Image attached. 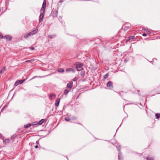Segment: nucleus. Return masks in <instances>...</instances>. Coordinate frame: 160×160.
Instances as JSON below:
<instances>
[{"instance_id": "nucleus-8", "label": "nucleus", "mask_w": 160, "mask_h": 160, "mask_svg": "<svg viewBox=\"0 0 160 160\" xmlns=\"http://www.w3.org/2000/svg\"><path fill=\"white\" fill-rule=\"evenodd\" d=\"M66 71L67 72H75V70L72 68H68L66 69Z\"/></svg>"}, {"instance_id": "nucleus-24", "label": "nucleus", "mask_w": 160, "mask_h": 160, "mask_svg": "<svg viewBox=\"0 0 160 160\" xmlns=\"http://www.w3.org/2000/svg\"><path fill=\"white\" fill-rule=\"evenodd\" d=\"M147 160H153V159L149 157H147Z\"/></svg>"}, {"instance_id": "nucleus-19", "label": "nucleus", "mask_w": 160, "mask_h": 160, "mask_svg": "<svg viewBox=\"0 0 160 160\" xmlns=\"http://www.w3.org/2000/svg\"><path fill=\"white\" fill-rule=\"evenodd\" d=\"M156 116L157 118H159L160 117V114H156Z\"/></svg>"}, {"instance_id": "nucleus-33", "label": "nucleus", "mask_w": 160, "mask_h": 160, "mask_svg": "<svg viewBox=\"0 0 160 160\" xmlns=\"http://www.w3.org/2000/svg\"><path fill=\"white\" fill-rule=\"evenodd\" d=\"M6 140H8V139H5V141Z\"/></svg>"}, {"instance_id": "nucleus-26", "label": "nucleus", "mask_w": 160, "mask_h": 160, "mask_svg": "<svg viewBox=\"0 0 160 160\" xmlns=\"http://www.w3.org/2000/svg\"><path fill=\"white\" fill-rule=\"evenodd\" d=\"M29 48L31 49L32 50H33L34 49V48L33 47H30Z\"/></svg>"}, {"instance_id": "nucleus-2", "label": "nucleus", "mask_w": 160, "mask_h": 160, "mask_svg": "<svg viewBox=\"0 0 160 160\" xmlns=\"http://www.w3.org/2000/svg\"><path fill=\"white\" fill-rule=\"evenodd\" d=\"M83 65V64L82 63L78 64L76 65V68L78 71H80L82 69Z\"/></svg>"}, {"instance_id": "nucleus-11", "label": "nucleus", "mask_w": 160, "mask_h": 160, "mask_svg": "<svg viewBox=\"0 0 160 160\" xmlns=\"http://www.w3.org/2000/svg\"><path fill=\"white\" fill-rule=\"evenodd\" d=\"M45 121V120L44 119H41L40 121L38 122V124L39 125H42Z\"/></svg>"}, {"instance_id": "nucleus-13", "label": "nucleus", "mask_w": 160, "mask_h": 160, "mask_svg": "<svg viewBox=\"0 0 160 160\" xmlns=\"http://www.w3.org/2000/svg\"><path fill=\"white\" fill-rule=\"evenodd\" d=\"M70 90H68V89H65L64 91V94L65 95H67V94L69 92Z\"/></svg>"}, {"instance_id": "nucleus-16", "label": "nucleus", "mask_w": 160, "mask_h": 160, "mask_svg": "<svg viewBox=\"0 0 160 160\" xmlns=\"http://www.w3.org/2000/svg\"><path fill=\"white\" fill-rule=\"evenodd\" d=\"M108 73H107L103 77L104 79H106L108 77Z\"/></svg>"}, {"instance_id": "nucleus-18", "label": "nucleus", "mask_w": 160, "mask_h": 160, "mask_svg": "<svg viewBox=\"0 0 160 160\" xmlns=\"http://www.w3.org/2000/svg\"><path fill=\"white\" fill-rule=\"evenodd\" d=\"M50 97L51 98L52 97H53L54 98H55V97H56V95L55 94H52V95H50Z\"/></svg>"}, {"instance_id": "nucleus-34", "label": "nucleus", "mask_w": 160, "mask_h": 160, "mask_svg": "<svg viewBox=\"0 0 160 160\" xmlns=\"http://www.w3.org/2000/svg\"><path fill=\"white\" fill-rule=\"evenodd\" d=\"M118 158H119V159H120V158H119V156H118Z\"/></svg>"}, {"instance_id": "nucleus-21", "label": "nucleus", "mask_w": 160, "mask_h": 160, "mask_svg": "<svg viewBox=\"0 0 160 160\" xmlns=\"http://www.w3.org/2000/svg\"><path fill=\"white\" fill-rule=\"evenodd\" d=\"M33 61V60H27V61H25L26 62H32Z\"/></svg>"}, {"instance_id": "nucleus-3", "label": "nucleus", "mask_w": 160, "mask_h": 160, "mask_svg": "<svg viewBox=\"0 0 160 160\" xmlns=\"http://www.w3.org/2000/svg\"><path fill=\"white\" fill-rule=\"evenodd\" d=\"M25 80V79H23V80H20L17 81L15 83L14 85L15 86H17L19 84H21Z\"/></svg>"}, {"instance_id": "nucleus-5", "label": "nucleus", "mask_w": 160, "mask_h": 160, "mask_svg": "<svg viewBox=\"0 0 160 160\" xmlns=\"http://www.w3.org/2000/svg\"><path fill=\"white\" fill-rule=\"evenodd\" d=\"M107 87L109 88L110 89H111L113 88V85L112 82L110 81H109L107 85Z\"/></svg>"}, {"instance_id": "nucleus-7", "label": "nucleus", "mask_w": 160, "mask_h": 160, "mask_svg": "<svg viewBox=\"0 0 160 160\" xmlns=\"http://www.w3.org/2000/svg\"><path fill=\"white\" fill-rule=\"evenodd\" d=\"M38 31V29H36L35 30H33L30 33H29V34L30 35V36H32L35 33H36Z\"/></svg>"}, {"instance_id": "nucleus-32", "label": "nucleus", "mask_w": 160, "mask_h": 160, "mask_svg": "<svg viewBox=\"0 0 160 160\" xmlns=\"http://www.w3.org/2000/svg\"><path fill=\"white\" fill-rule=\"evenodd\" d=\"M38 143H39L38 142V141H36V144H38Z\"/></svg>"}, {"instance_id": "nucleus-29", "label": "nucleus", "mask_w": 160, "mask_h": 160, "mask_svg": "<svg viewBox=\"0 0 160 160\" xmlns=\"http://www.w3.org/2000/svg\"><path fill=\"white\" fill-rule=\"evenodd\" d=\"M146 32H147V33L148 34H150V31H149L148 30Z\"/></svg>"}, {"instance_id": "nucleus-31", "label": "nucleus", "mask_w": 160, "mask_h": 160, "mask_svg": "<svg viewBox=\"0 0 160 160\" xmlns=\"http://www.w3.org/2000/svg\"><path fill=\"white\" fill-rule=\"evenodd\" d=\"M37 77V76H35V77H33V78H32L31 79H33L34 78H36V77Z\"/></svg>"}, {"instance_id": "nucleus-9", "label": "nucleus", "mask_w": 160, "mask_h": 160, "mask_svg": "<svg viewBox=\"0 0 160 160\" xmlns=\"http://www.w3.org/2000/svg\"><path fill=\"white\" fill-rule=\"evenodd\" d=\"M4 38L8 40H10L12 39L11 36L9 35H5Z\"/></svg>"}, {"instance_id": "nucleus-25", "label": "nucleus", "mask_w": 160, "mask_h": 160, "mask_svg": "<svg viewBox=\"0 0 160 160\" xmlns=\"http://www.w3.org/2000/svg\"><path fill=\"white\" fill-rule=\"evenodd\" d=\"M3 38V36L2 33L0 32V38Z\"/></svg>"}, {"instance_id": "nucleus-6", "label": "nucleus", "mask_w": 160, "mask_h": 160, "mask_svg": "<svg viewBox=\"0 0 160 160\" xmlns=\"http://www.w3.org/2000/svg\"><path fill=\"white\" fill-rule=\"evenodd\" d=\"M41 13L39 16V22H40L41 21H42V19L43 18V17H44V15L43 14V12H41Z\"/></svg>"}, {"instance_id": "nucleus-12", "label": "nucleus", "mask_w": 160, "mask_h": 160, "mask_svg": "<svg viewBox=\"0 0 160 160\" xmlns=\"http://www.w3.org/2000/svg\"><path fill=\"white\" fill-rule=\"evenodd\" d=\"M57 71L58 72H64V70L62 68H60L58 69L57 70Z\"/></svg>"}, {"instance_id": "nucleus-27", "label": "nucleus", "mask_w": 160, "mask_h": 160, "mask_svg": "<svg viewBox=\"0 0 160 160\" xmlns=\"http://www.w3.org/2000/svg\"><path fill=\"white\" fill-rule=\"evenodd\" d=\"M142 35L143 36H144V37L147 36V34L146 33H143Z\"/></svg>"}, {"instance_id": "nucleus-15", "label": "nucleus", "mask_w": 160, "mask_h": 160, "mask_svg": "<svg viewBox=\"0 0 160 160\" xmlns=\"http://www.w3.org/2000/svg\"><path fill=\"white\" fill-rule=\"evenodd\" d=\"M29 36L30 35L29 34V33H28L24 35L23 37L25 38H27L28 36Z\"/></svg>"}, {"instance_id": "nucleus-20", "label": "nucleus", "mask_w": 160, "mask_h": 160, "mask_svg": "<svg viewBox=\"0 0 160 160\" xmlns=\"http://www.w3.org/2000/svg\"><path fill=\"white\" fill-rule=\"evenodd\" d=\"M65 119L67 121H69L70 120V119L68 118H65Z\"/></svg>"}, {"instance_id": "nucleus-30", "label": "nucleus", "mask_w": 160, "mask_h": 160, "mask_svg": "<svg viewBox=\"0 0 160 160\" xmlns=\"http://www.w3.org/2000/svg\"><path fill=\"white\" fill-rule=\"evenodd\" d=\"M38 148V145H36L35 146V148Z\"/></svg>"}, {"instance_id": "nucleus-14", "label": "nucleus", "mask_w": 160, "mask_h": 160, "mask_svg": "<svg viewBox=\"0 0 160 160\" xmlns=\"http://www.w3.org/2000/svg\"><path fill=\"white\" fill-rule=\"evenodd\" d=\"M6 70V68L5 67H4L2 69L0 70V73H2V72H4Z\"/></svg>"}, {"instance_id": "nucleus-4", "label": "nucleus", "mask_w": 160, "mask_h": 160, "mask_svg": "<svg viewBox=\"0 0 160 160\" xmlns=\"http://www.w3.org/2000/svg\"><path fill=\"white\" fill-rule=\"evenodd\" d=\"M72 84L73 82L72 81H71L69 82L68 83L67 85V88L69 89V90H70L72 88Z\"/></svg>"}, {"instance_id": "nucleus-23", "label": "nucleus", "mask_w": 160, "mask_h": 160, "mask_svg": "<svg viewBox=\"0 0 160 160\" xmlns=\"http://www.w3.org/2000/svg\"><path fill=\"white\" fill-rule=\"evenodd\" d=\"M78 79L77 77H75L73 79L74 81H76Z\"/></svg>"}, {"instance_id": "nucleus-10", "label": "nucleus", "mask_w": 160, "mask_h": 160, "mask_svg": "<svg viewBox=\"0 0 160 160\" xmlns=\"http://www.w3.org/2000/svg\"><path fill=\"white\" fill-rule=\"evenodd\" d=\"M60 101L59 98H58L56 101L55 105L57 106H58Z\"/></svg>"}, {"instance_id": "nucleus-1", "label": "nucleus", "mask_w": 160, "mask_h": 160, "mask_svg": "<svg viewBox=\"0 0 160 160\" xmlns=\"http://www.w3.org/2000/svg\"><path fill=\"white\" fill-rule=\"evenodd\" d=\"M46 0H44L43 1V2L42 5V7L41 9L40 12H44L45 10V8L46 7Z\"/></svg>"}, {"instance_id": "nucleus-28", "label": "nucleus", "mask_w": 160, "mask_h": 160, "mask_svg": "<svg viewBox=\"0 0 160 160\" xmlns=\"http://www.w3.org/2000/svg\"><path fill=\"white\" fill-rule=\"evenodd\" d=\"M48 37H49V38H53V36H52L51 35H49V36H48Z\"/></svg>"}, {"instance_id": "nucleus-17", "label": "nucleus", "mask_w": 160, "mask_h": 160, "mask_svg": "<svg viewBox=\"0 0 160 160\" xmlns=\"http://www.w3.org/2000/svg\"><path fill=\"white\" fill-rule=\"evenodd\" d=\"M31 126V124H28L27 125H25V128H28Z\"/></svg>"}, {"instance_id": "nucleus-22", "label": "nucleus", "mask_w": 160, "mask_h": 160, "mask_svg": "<svg viewBox=\"0 0 160 160\" xmlns=\"http://www.w3.org/2000/svg\"><path fill=\"white\" fill-rule=\"evenodd\" d=\"M134 36H131L129 38V39H133L134 38Z\"/></svg>"}]
</instances>
